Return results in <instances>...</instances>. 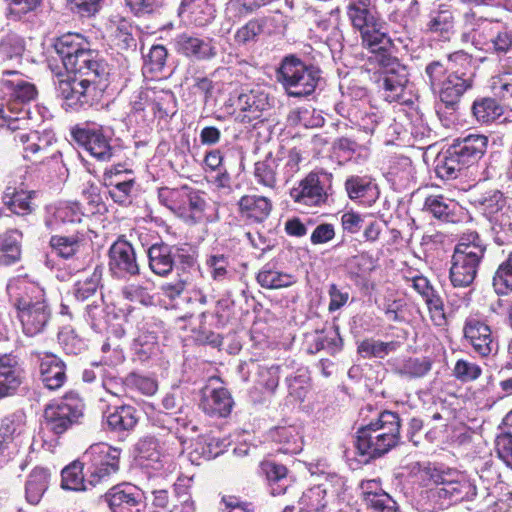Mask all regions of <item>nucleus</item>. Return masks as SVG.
<instances>
[{"label": "nucleus", "mask_w": 512, "mask_h": 512, "mask_svg": "<svg viewBox=\"0 0 512 512\" xmlns=\"http://www.w3.org/2000/svg\"><path fill=\"white\" fill-rule=\"evenodd\" d=\"M476 487L463 475H458L456 479L442 478L440 486L437 488L439 499L446 501L450 506L464 500H470L476 496Z\"/></svg>", "instance_id": "23"}, {"label": "nucleus", "mask_w": 512, "mask_h": 512, "mask_svg": "<svg viewBox=\"0 0 512 512\" xmlns=\"http://www.w3.org/2000/svg\"><path fill=\"white\" fill-rule=\"evenodd\" d=\"M375 0H346L347 16L354 29L359 31L362 44L370 55L367 63L377 70L375 83L384 100L389 103L402 100L409 82L407 67L393 55V43L383 23L371 11Z\"/></svg>", "instance_id": "2"}, {"label": "nucleus", "mask_w": 512, "mask_h": 512, "mask_svg": "<svg viewBox=\"0 0 512 512\" xmlns=\"http://www.w3.org/2000/svg\"><path fill=\"white\" fill-rule=\"evenodd\" d=\"M318 67L295 55L285 56L276 70L277 81L289 97L303 98L314 93L321 78Z\"/></svg>", "instance_id": "8"}, {"label": "nucleus", "mask_w": 512, "mask_h": 512, "mask_svg": "<svg viewBox=\"0 0 512 512\" xmlns=\"http://www.w3.org/2000/svg\"><path fill=\"white\" fill-rule=\"evenodd\" d=\"M233 405L234 401L226 388L206 387L202 391L199 407L209 416L223 418L231 413Z\"/></svg>", "instance_id": "22"}, {"label": "nucleus", "mask_w": 512, "mask_h": 512, "mask_svg": "<svg viewBox=\"0 0 512 512\" xmlns=\"http://www.w3.org/2000/svg\"><path fill=\"white\" fill-rule=\"evenodd\" d=\"M209 274L215 281H224L230 276L229 258L224 254H211L206 259Z\"/></svg>", "instance_id": "59"}, {"label": "nucleus", "mask_w": 512, "mask_h": 512, "mask_svg": "<svg viewBox=\"0 0 512 512\" xmlns=\"http://www.w3.org/2000/svg\"><path fill=\"white\" fill-rule=\"evenodd\" d=\"M179 252L178 247L164 242L151 245L147 251L151 271L163 277L170 274L175 264V257L179 255Z\"/></svg>", "instance_id": "25"}, {"label": "nucleus", "mask_w": 512, "mask_h": 512, "mask_svg": "<svg viewBox=\"0 0 512 512\" xmlns=\"http://www.w3.org/2000/svg\"><path fill=\"white\" fill-rule=\"evenodd\" d=\"M133 350L141 362L157 357L160 353V346L156 332L141 328L134 340Z\"/></svg>", "instance_id": "39"}, {"label": "nucleus", "mask_w": 512, "mask_h": 512, "mask_svg": "<svg viewBox=\"0 0 512 512\" xmlns=\"http://www.w3.org/2000/svg\"><path fill=\"white\" fill-rule=\"evenodd\" d=\"M512 423V413L508 414L504 419V425L508 426ZM496 452L498 457L510 468H512V431H504L500 433L495 441Z\"/></svg>", "instance_id": "58"}, {"label": "nucleus", "mask_w": 512, "mask_h": 512, "mask_svg": "<svg viewBox=\"0 0 512 512\" xmlns=\"http://www.w3.org/2000/svg\"><path fill=\"white\" fill-rule=\"evenodd\" d=\"M463 335L474 352L481 357H488L494 351H497V342L491 328L484 321L477 318H468L464 323Z\"/></svg>", "instance_id": "18"}, {"label": "nucleus", "mask_w": 512, "mask_h": 512, "mask_svg": "<svg viewBox=\"0 0 512 512\" xmlns=\"http://www.w3.org/2000/svg\"><path fill=\"white\" fill-rule=\"evenodd\" d=\"M18 103L11 104L6 109L0 106V127H7L11 132L19 131L14 141L23 145V157L33 163H45L49 159L56 160L59 151L51 147V140L47 136H40L38 132H25L28 120L27 111L17 107Z\"/></svg>", "instance_id": "4"}, {"label": "nucleus", "mask_w": 512, "mask_h": 512, "mask_svg": "<svg viewBox=\"0 0 512 512\" xmlns=\"http://www.w3.org/2000/svg\"><path fill=\"white\" fill-rule=\"evenodd\" d=\"M103 268L96 266L93 271L78 279L73 285V295L76 300L84 302L87 300H95L98 296V289L102 279Z\"/></svg>", "instance_id": "37"}, {"label": "nucleus", "mask_w": 512, "mask_h": 512, "mask_svg": "<svg viewBox=\"0 0 512 512\" xmlns=\"http://www.w3.org/2000/svg\"><path fill=\"white\" fill-rule=\"evenodd\" d=\"M256 280L262 288L272 290L290 287L296 282L293 275L275 269L270 263L262 267Z\"/></svg>", "instance_id": "38"}, {"label": "nucleus", "mask_w": 512, "mask_h": 512, "mask_svg": "<svg viewBox=\"0 0 512 512\" xmlns=\"http://www.w3.org/2000/svg\"><path fill=\"white\" fill-rule=\"evenodd\" d=\"M374 188L372 180L368 176L352 175L345 181V190L353 201L369 196Z\"/></svg>", "instance_id": "53"}, {"label": "nucleus", "mask_w": 512, "mask_h": 512, "mask_svg": "<svg viewBox=\"0 0 512 512\" xmlns=\"http://www.w3.org/2000/svg\"><path fill=\"white\" fill-rule=\"evenodd\" d=\"M360 489L367 508L374 512H399L396 501L383 490L379 479L361 481Z\"/></svg>", "instance_id": "21"}, {"label": "nucleus", "mask_w": 512, "mask_h": 512, "mask_svg": "<svg viewBox=\"0 0 512 512\" xmlns=\"http://www.w3.org/2000/svg\"><path fill=\"white\" fill-rule=\"evenodd\" d=\"M460 70L452 71L441 83L438 90L440 105L437 112L441 113L443 107L455 112L464 93L473 86V74H460Z\"/></svg>", "instance_id": "12"}, {"label": "nucleus", "mask_w": 512, "mask_h": 512, "mask_svg": "<svg viewBox=\"0 0 512 512\" xmlns=\"http://www.w3.org/2000/svg\"><path fill=\"white\" fill-rule=\"evenodd\" d=\"M277 159L271 155L254 165V177L259 185L274 189L277 184Z\"/></svg>", "instance_id": "50"}, {"label": "nucleus", "mask_w": 512, "mask_h": 512, "mask_svg": "<svg viewBox=\"0 0 512 512\" xmlns=\"http://www.w3.org/2000/svg\"><path fill=\"white\" fill-rule=\"evenodd\" d=\"M112 33L119 45L123 49H128L135 45V39L132 35V25L125 19H119L117 22L113 21L111 25Z\"/></svg>", "instance_id": "63"}, {"label": "nucleus", "mask_w": 512, "mask_h": 512, "mask_svg": "<svg viewBox=\"0 0 512 512\" xmlns=\"http://www.w3.org/2000/svg\"><path fill=\"white\" fill-rule=\"evenodd\" d=\"M83 213L77 203H61L53 213V220L61 224L80 223Z\"/></svg>", "instance_id": "60"}, {"label": "nucleus", "mask_w": 512, "mask_h": 512, "mask_svg": "<svg viewBox=\"0 0 512 512\" xmlns=\"http://www.w3.org/2000/svg\"><path fill=\"white\" fill-rule=\"evenodd\" d=\"M226 444L211 435L200 436L196 439L191 450L190 460L192 463L200 464L202 460L208 461L216 458L224 452Z\"/></svg>", "instance_id": "33"}, {"label": "nucleus", "mask_w": 512, "mask_h": 512, "mask_svg": "<svg viewBox=\"0 0 512 512\" xmlns=\"http://www.w3.org/2000/svg\"><path fill=\"white\" fill-rule=\"evenodd\" d=\"M341 478L336 474H328L321 482L303 493L299 501V512H327L329 498L336 494L335 486H341Z\"/></svg>", "instance_id": "15"}, {"label": "nucleus", "mask_w": 512, "mask_h": 512, "mask_svg": "<svg viewBox=\"0 0 512 512\" xmlns=\"http://www.w3.org/2000/svg\"><path fill=\"white\" fill-rule=\"evenodd\" d=\"M88 482L94 487L107 482L119 470L120 450L106 443L91 445L82 455Z\"/></svg>", "instance_id": "9"}, {"label": "nucleus", "mask_w": 512, "mask_h": 512, "mask_svg": "<svg viewBox=\"0 0 512 512\" xmlns=\"http://www.w3.org/2000/svg\"><path fill=\"white\" fill-rule=\"evenodd\" d=\"M491 89L501 98L512 97V69L505 67L491 79Z\"/></svg>", "instance_id": "61"}, {"label": "nucleus", "mask_w": 512, "mask_h": 512, "mask_svg": "<svg viewBox=\"0 0 512 512\" xmlns=\"http://www.w3.org/2000/svg\"><path fill=\"white\" fill-rule=\"evenodd\" d=\"M424 210L441 221L455 222L460 206L455 200L443 195H430L425 199Z\"/></svg>", "instance_id": "34"}, {"label": "nucleus", "mask_w": 512, "mask_h": 512, "mask_svg": "<svg viewBox=\"0 0 512 512\" xmlns=\"http://www.w3.org/2000/svg\"><path fill=\"white\" fill-rule=\"evenodd\" d=\"M25 430V415L22 412H15L6 416L0 425V434L6 441L13 440L20 436Z\"/></svg>", "instance_id": "56"}, {"label": "nucleus", "mask_w": 512, "mask_h": 512, "mask_svg": "<svg viewBox=\"0 0 512 512\" xmlns=\"http://www.w3.org/2000/svg\"><path fill=\"white\" fill-rule=\"evenodd\" d=\"M7 289L9 294L15 298V306L24 334L32 337L42 333L51 316L50 309L43 299L33 300V295L38 294L42 297V291L26 279H16L10 282Z\"/></svg>", "instance_id": "6"}, {"label": "nucleus", "mask_w": 512, "mask_h": 512, "mask_svg": "<svg viewBox=\"0 0 512 512\" xmlns=\"http://www.w3.org/2000/svg\"><path fill=\"white\" fill-rule=\"evenodd\" d=\"M356 434L355 447L359 454L378 458L401 443V419L396 412L384 410Z\"/></svg>", "instance_id": "3"}, {"label": "nucleus", "mask_w": 512, "mask_h": 512, "mask_svg": "<svg viewBox=\"0 0 512 512\" xmlns=\"http://www.w3.org/2000/svg\"><path fill=\"white\" fill-rule=\"evenodd\" d=\"M166 194L171 197H180L179 200L184 203L181 209L189 213L187 216L192 223H198L203 220L207 203L202 192L187 187H182L179 190L169 188L160 189V198Z\"/></svg>", "instance_id": "24"}, {"label": "nucleus", "mask_w": 512, "mask_h": 512, "mask_svg": "<svg viewBox=\"0 0 512 512\" xmlns=\"http://www.w3.org/2000/svg\"><path fill=\"white\" fill-rule=\"evenodd\" d=\"M385 2L388 20L401 28L408 27L419 16L418 0H386Z\"/></svg>", "instance_id": "29"}, {"label": "nucleus", "mask_w": 512, "mask_h": 512, "mask_svg": "<svg viewBox=\"0 0 512 512\" xmlns=\"http://www.w3.org/2000/svg\"><path fill=\"white\" fill-rule=\"evenodd\" d=\"M488 138L481 134H469L458 138L437 159L436 175L445 181L457 179L464 171L485 154Z\"/></svg>", "instance_id": "5"}, {"label": "nucleus", "mask_w": 512, "mask_h": 512, "mask_svg": "<svg viewBox=\"0 0 512 512\" xmlns=\"http://www.w3.org/2000/svg\"><path fill=\"white\" fill-rule=\"evenodd\" d=\"M55 51L65 69L73 75L61 78L55 91L66 110L79 111L101 97L109 75L107 63L80 34L67 33L57 39Z\"/></svg>", "instance_id": "1"}, {"label": "nucleus", "mask_w": 512, "mask_h": 512, "mask_svg": "<svg viewBox=\"0 0 512 512\" xmlns=\"http://www.w3.org/2000/svg\"><path fill=\"white\" fill-rule=\"evenodd\" d=\"M489 222L494 241L498 245H506L512 242V207L494 215Z\"/></svg>", "instance_id": "44"}, {"label": "nucleus", "mask_w": 512, "mask_h": 512, "mask_svg": "<svg viewBox=\"0 0 512 512\" xmlns=\"http://www.w3.org/2000/svg\"><path fill=\"white\" fill-rule=\"evenodd\" d=\"M139 420L137 409L131 405L116 406L105 412V423L114 432H130Z\"/></svg>", "instance_id": "30"}, {"label": "nucleus", "mask_w": 512, "mask_h": 512, "mask_svg": "<svg viewBox=\"0 0 512 512\" xmlns=\"http://www.w3.org/2000/svg\"><path fill=\"white\" fill-rule=\"evenodd\" d=\"M237 106L242 112L237 119L242 123H250L258 119L261 113L269 108V97L264 91L252 89L238 96Z\"/></svg>", "instance_id": "26"}, {"label": "nucleus", "mask_w": 512, "mask_h": 512, "mask_svg": "<svg viewBox=\"0 0 512 512\" xmlns=\"http://www.w3.org/2000/svg\"><path fill=\"white\" fill-rule=\"evenodd\" d=\"M280 379V366H259L256 382L267 392L273 393L278 387Z\"/></svg>", "instance_id": "62"}, {"label": "nucleus", "mask_w": 512, "mask_h": 512, "mask_svg": "<svg viewBox=\"0 0 512 512\" xmlns=\"http://www.w3.org/2000/svg\"><path fill=\"white\" fill-rule=\"evenodd\" d=\"M342 346L343 341L339 334V328L331 326L316 333L313 342L309 346V352L317 353L326 350L330 355H334L341 351Z\"/></svg>", "instance_id": "40"}, {"label": "nucleus", "mask_w": 512, "mask_h": 512, "mask_svg": "<svg viewBox=\"0 0 512 512\" xmlns=\"http://www.w3.org/2000/svg\"><path fill=\"white\" fill-rule=\"evenodd\" d=\"M239 213L251 223H261L267 219L272 210V202L261 195H244L238 201Z\"/></svg>", "instance_id": "28"}, {"label": "nucleus", "mask_w": 512, "mask_h": 512, "mask_svg": "<svg viewBox=\"0 0 512 512\" xmlns=\"http://www.w3.org/2000/svg\"><path fill=\"white\" fill-rule=\"evenodd\" d=\"M138 452L137 459L144 468H150L154 471H160L165 464L171 460V455L159 451L158 441L154 437H143L136 444Z\"/></svg>", "instance_id": "27"}, {"label": "nucleus", "mask_w": 512, "mask_h": 512, "mask_svg": "<svg viewBox=\"0 0 512 512\" xmlns=\"http://www.w3.org/2000/svg\"><path fill=\"white\" fill-rule=\"evenodd\" d=\"M432 367V363L427 358L409 357L398 363L394 372L400 377L406 379H415L424 377Z\"/></svg>", "instance_id": "49"}, {"label": "nucleus", "mask_w": 512, "mask_h": 512, "mask_svg": "<svg viewBox=\"0 0 512 512\" xmlns=\"http://www.w3.org/2000/svg\"><path fill=\"white\" fill-rule=\"evenodd\" d=\"M262 470L266 475L273 495L284 494L289 487L287 468L275 462H265L262 464Z\"/></svg>", "instance_id": "45"}, {"label": "nucleus", "mask_w": 512, "mask_h": 512, "mask_svg": "<svg viewBox=\"0 0 512 512\" xmlns=\"http://www.w3.org/2000/svg\"><path fill=\"white\" fill-rule=\"evenodd\" d=\"M466 32L462 34L464 41H471L479 50L487 49L492 36L496 33L499 22L478 17L474 11L466 12L463 16Z\"/></svg>", "instance_id": "20"}, {"label": "nucleus", "mask_w": 512, "mask_h": 512, "mask_svg": "<svg viewBox=\"0 0 512 512\" xmlns=\"http://www.w3.org/2000/svg\"><path fill=\"white\" fill-rule=\"evenodd\" d=\"M486 246L477 232L463 234L454 249L449 278L456 288H466L474 282Z\"/></svg>", "instance_id": "7"}, {"label": "nucleus", "mask_w": 512, "mask_h": 512, "mask_svg": "<svg viewBox=\"0 0 512 512\" xmlns=\"http://www.w3.org/2000/svg\"><path fill=\"white\" fill-rule=\"evenodd\" d=\"M472 112L480 123H489L499 118L503 109L493 98L478 99L473 103Z\"/></svg>", "instance_id": "52"}, {"label": "nucleus", "mask_w": 512, "mask_h": 512, "mask_svg": "<svg viewBox=\"0 0 512 512\" xmlns=\"http://www.w3.org/2000/svg\"><path fill=\"white\" fill-rule=\"evenodd\" d=\"M86 467L83 460H76L66 466L62 472V488L72 491H85L89 488L87 473L84 475L83 469Z\"/></svg>", "instance_id": "41"}, {"label": "nucleus", "mask_w": 512, "mask_h": 512, "mask_svg": "<svg viewBox=\"0 0 512 512\" xmlns=\"http://www.w3.org/2000/svg\"><path fill=\"white\" fill-rule=\"evenodd\" d=\"M21 384L19 369L9 358H0V399L13 394Z\"/></svg>", "instance_id": "47"}, {"label": "nucleus", "mask_w": 512, "mask_h": 512, "mask_svg": "<svg viewBox=\"0 0 512 512\" xmlns=\"http://www.w3.org/2000/svg\"><path fill=\"white\" fill-rule=\"evenodd\" d=\"M83 241L84 232L77 231L70 236H52L49 243L54 253L64 259H70L79 252Z\"/></svg>", "instance_id": "43"}, {"label": "nucleus", "mask_w": 512, "mask_h": 512, "mask_svg": "<svg viewBox=\"0 0 512 512\" xmlns=\"http://www.w3.org/2000/svg\"><path fill=\"white\" fill-rule=\"evenodd\" d=\"M50 473L46 468L35 467L30 474L25 485V497L27 502L36 505L40 502L45 491L48 488Z\"/></svg>", "instance_id": "35"}, {"label": "nucleus", "mask_w": 512, "mask_h": 512, "mask_svg": "<svg viewBox=\"0 0 512 512\" xmlns=\"http://www.w3.org/2000/svg\"><path fill=\"white\" fill-rule=\"evenodd\" d=\"M454 25V11L450 6L441 4L437 9L429 13L426 30L431 34L448 40L454 32Z\"/></svg>", "instance_id": "31"}, {"label": "nucleus", "mask_w": 512, "mask_h": 512, "mask_svg": "<svg viewBox=\"0 0 512 512\" xmlns=\"http://www.w3.org/2000/svg\"><path fill=\"white\" fill-rule=\"evenodd\" d=\"M105 501L112 512H144L145 510L142 492L136 486L127 483L112 487L105 494Z\"/></svg>", "instance_id": "17"}, {"label": "nucleus", "mask_w": 512, "mask_h": 512, "mask_svg": "<svg viewBox=\"0 0 512 512\" xmlns=\"http://www.w3.org/2000/svg\"><path fill=\"white\" fill-rule=\"evenodd\" d=\"M31 355L39 365L40 380L44 387L52 391L60 389L67 379L64 361L48 352L33 351Z\"/></svg>", "instance_id": "19"}, {"label": "nucleus", "mask_w": 512, "mask_h": 512, "mask_svg": "<svg viewBox=\"0 0 512 512\" xmlns=\"http://www.w3.org/2000/svg\"><path fill=\"white\" fill-rule=\"evenodd\" d=\"M104 182L114 202L121 205H126L131 202V196L135 186L133 178H125L123 181H118L117 177L114 175L106 174L104 176Z\"/></svg>", "instance_id": "46"}, {"label": "nucleus", "mask_w": 512, "mask_h": 512, "mask_svg": "<svg viewBox=\"0 0 512 512\" xmlns=\"http://www.w3.org/2000/svg\"><path fill=\"white\" fill-rule=\"evenodd\" d=\"M33 194V191L7 187L3 195V202L14 214L27 215L33 210L31 202Z\"/></svg>", "instance_id": "42"}, {"label": "nucleus", "mask_w": 512, "mask_h": 512, "mask_svg": "<svg viewBox=\"0 0 512 512\" xmlns=\"http://www.w3.org/2000/svg\"><path fill=\"white\" fill-rule=\"evenodd\" d=\"M109 270L117 278L136 276L140 272L133 246L126 240L118 239L109 249Z\"/></svg>", "instance_id": "14"}, {"label": "nucleus", "mask_w": 512, "mask_h": 512, "mask_svg": "<svg viewBox=\"0 0 512 512\" xmlns=\"http://www.w3.org/2000/svg\"><path fill=\"white\" fill-rule=\"evenodd\" d=\"M401 346L399 341L383 342L373 338L365 339L358 345V353L363 358L383 359L390 353L397 351Z\"/></svg>", "instance_id": "48"}, {"label": "nucleus", "mask_w": 512, "mask_h": 512, "mask_svg": "<svg viewBox=\"0 0 512 512\" xmlns=\"http://www.w3.org/2000/svg\"><path fill=\"white\" fill-rule=\"evenodd\" d=\"M174 497L172 498V507L170 512H194V502L188 489L183 484H175Z\"/></svg>", "instance_id": "64"}, {"label": "nucleus", "mask_w": 512, "mask_h": 512, "mask_svg": "<svg viewBox=\"0 0 512 512\" xmlns=\"http://www.w3.org/2000/svg\"><path fill=\"white\" fill-rule=\"evenodd\" d=\"M73 137L98 161H110L116 152L111 145V138L101 128H77L73 131Z\"/></svg>", "instance_id": "16"}, {"label": "nucleus", "mask_w": 512, "mask_h": 512, "mask_svg": "<svg viewBox=\"0 0 512 512\" xmlns=\"http://www.w3.org/2000/svg\"><path fill=\"white\" fill-rule=\"evenodd\" d=\"M168 51L164 45L157 44L150 47L144 55V73L158 74L165 68Z\"/></svg>", "instance_id": "54"}, {"label": "nucleus", "mask_w": 512, "mask_h": 512, "mask_svg": "<svg viewBox=\"0 0 512 512\" xmlns=\"http://www.w3.org/2000/svg\"><path fill=\"white\" fill-rule=\"evenodd\" d=\"M22 233L16 229L0 235V265L9 266L21 258Z\"/></svg>", "instance_id": "36"}, {"label": "nucleus", "mask_w": 512, "mask_h": 512, "mask_svg": "<svg viewBox=\"0 0 512 512\" xmlns=\"http://www.w3.org/2000/svg\"><path fill=\"white\" fill-rule=\"evenodd\" d=\"M173 46L178 54L194 61H209L218 54L215 39L196 33L177 34L173 39Z\"/></svg>", "instance_id": "11"}, {"label": "nucleus", "mask_w": 512, "mask_h": 512, "mask_svg": "<svg viewBox=\"0 0 512 512\" xmlns=\"http://www.w3.org/2000/svg\"><path fill=\"white\" fill-rule=\"evenodd\" d=\"M275 22L274 16L252 19L236 31L235 42L239 45L255 42L260 35L273 33Z\"/></svg>", "instance_id": "32"}, {"label": "nucleus", "mask_w": 512, "mask_h": 512, "mask_svg": "<svg viewBox=\"0 0 512 512\" xmlns=\"http://www.w3.org/2000/svg\"><path fill=\"white\" fill-rule=\"evenodd\" d=\"M493 286L499 295L512 291V252L497 268L493 277Z\"/></svg>", "instance_id": "55"}, {"label": "nucleus", "mask_w": 512, "mask_h": 512, "mask_svg": "<svg viewBox=\"0 0 512 512\" xmlns=\"http://www.w3.org/2000/svg\"><path fill=\"white\" fill-rule=\"evenodd\" d=\"M477 202L479 204V208L489 220L494 215L502 213L504 209L511 208L506 204V198L503 193L498 190L489 192L484 197L478 199Z\"/></svg>", "instance_id": "57"}, {"label": "nucleus", "mask_w": 512, "mask_h": 512, "mask_svg": "<svg viewBox=\"0 0 512 512\" xmlns=\"http://www.w3.org/2000/svg\"><path fill=\"white\" fill-rule=\"evenodd\" d=\"M150 105L154 113L163 118L174 113L175 96L170 90L149 88Z\"/></svg>", "instance_id": "51"}, {"label": "nucleus", "mask_w": 512, "mask_h": 512, "mask_svg": "<svg viewBox=\"0 0 512 512\" xmlns=\"http://www.w3.org/2000/svg\"><path fill=\"white\" fill-rule=\"evenodd\" d=\"M325 173L312 171L290 190V197L299 205L319 207L327 201L328 194L322 177Z\"/></svg>", "instance_id": "13"}, {"label": "nucleus", "mask_w": 512, "mask_h": 512, "mask_svg": "<svg viewBox=\"0 0 512 512\" xmlns=\"http://www.w3.org/2000/svg\"><path fill=\"white\" fill-rule=\"evenodd\" d=\"M84 403L74 394L48 404L44 409L46 429L55 435L65 433L72 426L80 423L83 417Z\"/></svg>", "instance_id": "10"}]
</instances>
